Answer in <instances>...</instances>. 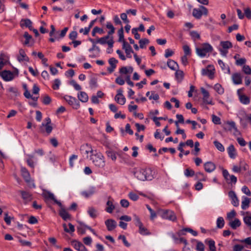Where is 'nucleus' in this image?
<instances>
[{"label": "nucleus", "instance_id": "8fccbe9b", "mask_svg": "<svg viewBox=\"0 0 251 251\" xmlns=\"http://www.w3.org/2000/svg\"><path fill=\"white\" fill-rule=\"evenodd\" d=\"M118 239L122 240L124 245L126 247H129L130 246V244L126 240V236L124 235H120L118 236Z\"/></svg>", "mask_w": 251, "mask_h": 251}, {"label": "nucleus", "instance_id": "f257e3e1", "mask_svg": "<svg viewBox=\"0 0 251 251\" xmlns=\"http://www.w3.org/2000/svg\"><path fill=\"white\" fill-rule=\"evenodd\" d=\"M134 175L138 180L149 181L154 178V172L150 168L139 169L134 172Z\"/></svg>", "mask_w": 251, "mask_h": 251}, {"label": "nucleus", "instance_id": "2eb2a0df", "mask_svg": "<svg viewBox=\"0 0 251 251\" xmlns=\"http://www.w3.org/2000/svg\"><path fill=\"white\" fill-rule=\"evenodd\" d=\"M123 49L125 50L126 57L127 58H131V53H134L131 46L126 42H124L123 44Z\"/></svg>", "mask_w": 251, "mask_h": 251}, {"label": "nucleus", "instance_id": "79ce46f5", "mask_svg": "<svg viewBox=\"0 0 251 251\" xmlns=\"http://www.w3.org/2000/svg\"><path fill=\"white\" fill-rule=\"evenodd\" d=\"M89 85L91 89L97 87V78L95 77H91L89 81Z\"/></svg>", "mask_w": 251, "mask_h": 251}, {"label": "nucleus", "instance_id": "a211bd4d", "mask_svg": "<svg viewBox=\"0 0 251 251\" xmlns=\"http://www.w3.org/2000/svg\"><path fill=\"white\" fill-rule=\"evenodd\" d=\"M19 54L17 56V60L20 62H23L24 61H29V58L26 55L25 51L23 49H20L19 50Z\"/></svg>", "mask_w": 251, "mask_h": 251}, {"label": "nucleus", "instance_id": "ddd939ff", "mask_svg": "<svg viewBox=\"0 0 251 251\" xmlns=\"http://www.w3.org/2000/svg\"><path fill=\"white\" fill-rule=\"evenodd\" d=\"M96 193V187H90L88 190L81 192L80 194L85 198H88L91 197Z\"/></svg>", "mask_w": 251, "mask_h": 251}, {"label": "nucleus", "instance_id": "a878e982", "mask_svg": "<svg viewBox=\"0 0 251 251\" xmlns=\"http://www.w3.org/2000/svg\"><path fill=\"white\" fill-rule=\"evenodd\" d=\"M78 100L82 102H86L88 100V96L85 92L81 91L77 94Z\"/></svg>", "mask_w": 251, "mask_h": 251}, {"label": "nucleus", "instance_id": "6e6552de", "mask_svg": "<svg viewBox=\"0 0 251 251\" xmlns=\"http://www.w3.org/2000/svg\"><path fill=\"white\" fill-rule=\"evenodd\" d=\"M97 42L98 44H100L102 45L107 44L108 47L110 49L113 48L114 43L112 37L110 38V35L108 34L105 36L98 38Z\"/></svg>", "mask_w": 251, "mask_h": 251}, {"label": "nucleus", "instance_id": "2f4dec72", "mask_svg": "<svg viewBox=\"0 0 251 251\" xmlns=\"http://www.w3.org/2000/svg\"><path fill=\"white\" fill-rule=\"evenodd\" d=\"M68 226H69V228H67V225L66 224H63V227L64 228V230L66 232L69 233L70 234L72 233H73L75 230V226L71 223H69Z\"/></svg>", "mask_w": 251, "mask_h": 251}, {"label": "nucleus", "instance_id": "7ed1b4c3", "mask_svg": "<svg viewBox=\"0 0 251 251\" xmlns=\"http://www.w3.org/2000/svg\"><path fill=\"white\" fill-rule=\"evenodd\" d=\"M90 159L93 163L98 168H103L105 165L104 157L100 152L92 154Z\"/></svg>", "mask_w": 251, "mask_h": 251}, {"label": "nucleus", "instance_id": "ea45409f", "mask_svg": "<svg viewBox=\"0 0 251 251\" xmlns=\"http://www.w3.org/2000/svg\"><path fill=\"white\" fill-rule=\"evenodd\" d=\"M189 34L194 41L200 40L201 38L200 34L196 31H190Z\"/></svg>", "mask_w": 251, "mask_h": 251}, {"label": "nucleus", "instance_id": "7c9ffc66", "mask_svg": "<svg viewBox=\"0 0 251 251\" xmlns=\"http://www.w3.org/2000/svg\"><path fill=\"white\" fill-rule=\"evenodd\" d=\"M185 231H188V232H190L193 235H194L195 236H196L198 235V233L197 231H194L192 229L190 228H186L183 229V230H179L177 233L178 235L179 236L184 235V234H185Z\"/></svg>", "mask_w": 251, "mask_h": 251}, {"label": "nucleus", "instance_id": "37998d69", "mask_svg": "<svg viewBox=\"0 0 251 251\" xmlns=\"http://www.w3.org/2000/svg\"><path fill=\"white\" fill-rule=\"evenodd\" d=\"M214 89L220 95H222L224 93V88L219 83H217L214 85Z\"/></svg>", "mask_w": 251, "mask_h": 251}, {"label": "nucleus", "instance_id": "a19ab883", "mask_svg": "<svg viewBox=\"0 0 251 251\" xmlns=\"http://www.w3.org/2000/svg\"><path fill=\"white\" fill-rule=\"evenodd\" d=\"M43 197L46 200H50L53 201L55 198L53 194L49 191L44 193L43 194Z\"/></svg>", "mask_w": 251, "mask_h": 251}, {"label": "nucleus", "instance_id": "f8f14e48", "mask_svg": "<svg viewBox=\"0 0 251 251\" xmlns=\"http://www.w3.org/2000/svg\"><path fill=\"white\" fill-rule=\"evenodd\" d=\"M23 37L25 38V42L23 43L24 46H27L28 47L32 46L34 44V40L31 35L25 31L24 32Z\"/></svg>", "mask_w": 251, "mask_h": 251}, {"label": "nucleus", "instance_id": "f03ea898", "mask_svg": "<svg viewBox=\"0 0 251 251\" xmlns=\"http://www.w3.org/2000/svg\"><path fill=\"white\" fill-rule=\"evenodd\" d=\"M213 50L212 46L207 43H202L200 47L196 48L197 54L201 58L206 56L207 54L209 55Z\"/></svg>", "mask_w": 251, "mask_h": 251}, {"label": "nucleus", "instance_id": "774afa93", "mask_svg": "<svg viewBox=\"0 0 251 251\" xmlns=\"http://www.w3.org/2000/svg\"><path fill=\"white\" fill-rule=\"evenodd\" d=\"M246 62V59L245 58H241L240 59H238L236 60L235 64L238 66H242L243 65H244L245 63Z\"/></svg>", "mask_w": 251, "mask_h": 251}, {"label": "nucleus", "instance_id": "0e129e2a", "mask_svg": "<svg viewBox=\"0 0 251 251\" xmlns=\"http://www.w3.org/2000/svg\"><path fill=\"white\" fill-rule=\"evenodd\" d=\"M243 220L246 225H247L250 228L251 227V217L245 216L244 217Z\"/></svg>", "mask_w": 251, "mask_h": 251}, {"label": "nucleus", "instance_id": "338daca9", "mask_svg": "<svg viewBox=\"0 0 251 251\" xmlns=\"http://www.w3.org/2000/svg\"><path fill=\"white\" fill-rule=\"evenodd\" d=\"M236 211L234 210H232L227 214V219L231 220L236 216Z\"/></svg>", "mask_w": 251, "mask_h": 251}, {"label": "nucleus", "instance_id": "c756f323", "mask_svg": "<svg viewBox=\"0 0 251 251\" xmlns=\"http://www.w3.org/2000/svg\"><path fill=\"white\" fill-rule=\"evenodd\" d=\"M241 225V222L238 219H235L234 221H232L229 223V226L233 229H236L237 227H239Z\"/></svg>", "mask_w": 251, "mask_h": 251}, {"label": "nucleus", "instance_id": "393cba45", "mask_svg": "<svg viewBox=\"0 0 251 251\" xmlns=\"http://www.w3.org/2000/svg\"><path fill=\"white\" fill-rule=\"evenodd\" d=\"M32 23L29 19H23L20 22V26L22 27L25 26L28 27L30 30L32 29Z\"/></svg>", "mask_w": 251, "mask_h": 251}, {"label": "nucleus", "instance_id": "e2e57ef3", "mask_svg": "<svg viewBox=\"0 0 251 251\" xmlns=\"http://www.w3.org/2000/svg\"><path fill=\"white\" fill-rule=\"evenodd\" d=\"M127 13H123L121 14L120 17L121 19L123 21L124 23L125 24H128L129 23V20L127 19Z\"/></svg>", "mask_w": 251, "mask_h": 251}, {"label": "nucleus", "instance_id": "09e8293b", "mask_svg": "<svg viewBox=\"0 0 251 251\" xmlns=\"http://www.w3.org/2000/svg\"><path fill=\"white\" fill-rule=\"evenodd\" d=\"M184 175L186 177H192L195 176V172L192 169L187 168L184 171Z\"/></svg>", "mask_w": 251, "mask_h": 251}, {"label": "nucleus", "instance_id": "20e7f679", "mask_svg": "<svg viewBox=\"0 0 251 251\" xmlns=\"http://www.w3.org/2000/svg\"><path fill=\"white\" fill-rule=\"evenodd\" d=\"M174 64H176V66H174V71H175V79L178 83H181L184 79V73L183 71L179 69L177 62L174 61Z\"/></svg>", "mask_w": 251, "mask_h": 251}, {"label": "nucleus", "instance_id": "de8ad7c7", "mask_svg": "<svg viewBox=\"0 0 251 251\" xmlns=\"http://www.w3.org/2000/svg\"><path fill=\"white\" fill-rule=\"evenodd\" d=\"M183 50L184 51V55L190 56L191 55V50L190 47L187 45H184L183 46Z\"/></svg>", "mask_w": 251, "mask_h": 251}, {"label": "nucleus", "instance_id": "0eeeda50", "mask_svg": "<svg viewBox=\"0 0 251 251\" xmlns=\"http://www.w3.org/2000/svg\"><path fill=\"white\" fill-rule=\"evenodd\" d=\"M207 15L208 10L203 6H200L199 8H194L193 10V16L197 19H200L202 15Z\"/></svg>", "mask_w": 251, "mask_h": 251}, {"label": "nucleus", "instance_id": "c85d7f7f", "mask_svg": "<svg viewBox=\"0 0 251 251\" xmlns=\"http://www.w3.org/2000/svg\"><path fill=\"white\" fill-rule=\"evenodd\" d=\"M242 199L241 207L242 209L245 210L249 207L250 199L245 196H243Z\"/></svg>", "mask_w": 251, "mask_h": 251}, {"label": "nucleus", "instance_id": "bf43d9fd", "mask_svg": "<svg viewBox=\"0 0 251 251\" xmlns=\"http://www.w3.org/2000/svg\"><path fill=\"white\" fill-rule=\"evenodd\" d=\"M242 71L246 75L251 74V69L248 65H244L243 66Z\"/></svg>", "mask_w": 251, "mask_h": 251}, {"label": "nucleus", "instance_id": "1a4fd4ad", "mask_svg": "<svg viewBox=\"0 0 251 251\" xmlns=\"http://www.w3.org/2000/svg\"><path fill=\"white\" fill-rule=\"evenodd\" d=\"M220 46L222 47V49H219L220 53L222 55L226 56L228 53L227 50L232 47V43L228 41H221L220 42Z\"/></svg>", "mask_w": 251, "mask_h": 251}, {"label": "nucleus", "instance_id": "864d4df0", "mask_svg": "<svg viewBox=\"0 0 251 251\" xmlns=\"http://www.w3.org/2000/svg\"><path fill=\"white\" fill-rule=\"evenodd\" d=\"M149 40L147 38L140 39L139 42L140 48L141 49L144 48V45L149 44Z\"/></svg>", "mask_w": 251, "mask_h": 251}, {"label": "nucleus", "instance_id": "b1692460", "mask_svg": "<svg viewBox=\"0 0 251 251\" xmlns=\"http://www.w3.org/2000/svg\"><path fill=\"white\" fill-rule=\"evenodd\" d=\"M20 192L22 199L25 201V203L31 201L32 197V195L30 193L25 191H20Z\"/></svg>", "mask_w": 251, "mask_h": 251}, {"label": "nucleus", "instance_id": "4be33fe9", "mask_svg": "<svg viewBox=\"0 0 251 251\" xmlns=\"http://www.w3.org/2000/svg\"><path fill=\"white\" fill-rule=\"evenodd\" d=\"M59 215L64 221H67L71 219V215L64 208H61L60 209L59 211Z\"/></svg>", "mask_w": 251, "mask_h": 251}, {"label": "nucleus", "instance_id": "13d9d810", "mask_svg": "<svg viewBox=\"0 0 251 251\" xmlns=\"http://www.w3.org/2000/svg\"><path fill=\"white\" fill-rule=\"evenodd\" d=\"M195 176L196 179L200 178V180L201 181L206 180L205 176H204V174L201 172H197L196 174H195Z\"/></svg>", "mask_w": 251, "mask_h": 251}, {"label": "nucleus", "instance_id": "dca6fc26", "mask_svg": "<svg viewBox=\"0 0 251 251\" xmlns=\"http://www.w3.org/2000/svg\"><path fill=\"white\" fill-rule=\"evenodd\" d=\"M80 150L82 153L86 154L87 155L89 153H91V155L94 154V151L92 149L91 146L88 144L82 145L80 147Z\"/></svg>", "mask_w": 251, "mask_h": 251}, {"label": "nucleus", "instance_id": "6e6d98bb", "mask_svg": "<svg viewBox=\"0 0 251 251\" xmlns=\"http://www.w3.org/2000/svg\"><path fill=\"white\" fill-rule=\"evenodd\" d=\"M70 84L72 85L75 90L77 91H79L82 89L81 87L79 84H78L75 80H72L70 81Z\"/></svg>", "mask_w": 251, "mask_h": 251}, {"label": "nucleus", "instance_id": "49530a36", "mask_svg": "<svg viewBox=\"0 0 251 251\" xmlns=\"http://www.w3.org/2000/svg\"><path fill=\"white\" fill-rule=\"evenodd\" d=\"M138 227L139 228V232L141 234L146 235L150 234L147 228L143 226V224Z\"/></svg>", "mask_w": 251, "mask_h": 251}, {"label": "nucleus", "instance_id": "603ef678", "mask_svg": "<svg viewBox=\"0 0 251 251\" xmlns=\"http://www.w3.org/2000/svg\"><path fill=\"white\" fill-rule=\"evenodd\" d=\"M83 245V244L82 243L77 241H74L72 242V245L73 246L75 250H77L78 251L81 248Z\"/></svg>", "mask_w": 251, "mask_h": 251}, {"label": "nucleus", "instance_id": "6ab92c4d", "mask_svg": "<svg viewBox=\"0 0 251 251\" xmlns=\"http://www.w3.org/2000/svg\"><path fill=\"white\" fill-rule=\"evenodd\" d=\"M105 224L108 231L114 230L117 226L116 222L113 219H108L106 220L105 221Z\"/></svg>", "mask_w": 251, "mask_h": 251}, {"label": "nucleus", "instance_id": "c03bdc74", "mask_svg": "<svg viewBox=\"0 0 251 251\" xmlns=\"http://www.w3.org/2000/svg\"><path fill=\"white\" fill-rule=\"evenodd\" d=\"M213 144L218 150L221 152L225 151L224 146L218 141L215 140L213 142Z\"/></svg>", "mask_w": 251, "mask_h": 251}, {"label": "nucleus", "instance_id": "aec40b11", "mask_svg": "<svg viewBox=\"0 0 251 251\" xmlns=\"http://www.w3.org/2000/svg\"><path fill=\"white\" fill-rule=\"evenodd\" d=\"M204 168L206 172L211 173L215 170L216 165L213 162L208 161L204 164Z\"/></svg>", "mask_w": 251, "mask_h": 251}, {"label": "nucleus", "instance_id": "3c124183", "mask_svg": "<svg viewBox=\"0 0 251 251\" xmlns=\"http://www.w3.org/2000/svg\"><path fill=\"white\" fill-rule=\"evenodd\" d=\"M60 84H61L60 80L58 78L55 79L54 80V83L52 86V89L53 90H58L59 89Z\"/></svg>", "mask_w": 251, "mask_h": 251}, {"label": "nucleus", "instance_id": "9d476101", "mask_svg": "<svg viewBox=\"0 0 251 251\" xmlns=\"http://www.w3.org/2000/svg\"><path fill=\"white\" fill-rule=\"evenodd\" d=\"M0 76L5 81H11L14 78L13 73L8 70H4L0 72Z\"/></svg>", "mask_w": 251, "mask_h": 251}, {"label": "nucleus", "instance_id": "4d7b16f0", "mask_svg": "<svg viewBox=\"0 0 251 251\" xmlns=\"http://www.w3.org/2000/svg\"><path fill=\"white\" fill-rule=\"evenodd\" d=\"M146 206H147V209L149 210V211L150 212L151 219V220H154V219L156 217V213L151 208V207L149 205H147Z\"/></svg>", "mask_w": 251, "mask_h": 251}, {"label": "nucleus", "instance_id": "473e14b6", "mask_svg": "<svg viewBox=\"0 0 251 251\" xmlns=\"http://www.w3.org/2000/svg\"><path fill=\"white\" fill-rule=\"evenodd\" d=\"M239 99L240 101L243 104L247 105L250 103V98L245 95H240Z\"/></svg>", "mask_w": 251, "mask_h": 251}, {"label": "nucleus", "instance_id": "39448f33", "mask_svg": "<svg viewBox=\"0 0 251 251\" xmlns=\"http://www.w3.org/2000/svg\"><path fill=\"white\" fill-rule=\"evenodd\" d=\"M45 120L46 123H42L40 126V131L41 133H44L46 131L48 134H50L52 130V127L51 126V120L49 117H48L46 118Z\"/></svg>", "mask_w": 251, "mask_h": 251}, {"label": "nucleus", "instance_id": "680f3d73", "mask_svg": "<svg viewBox=\"0 0 251 251\" xmlns=\"http://www.w3.org/2000/svg\"><path fill=\"white\" fill-rule=\"evenodd\" d=\"M196 250L197 251H204V244L200 241L197 242Z\"/></svg>", "mask_w": 251, "mask_h": 251}, {"label": "nucleus", "instance_id": "5701e85b", "mask_svg": "<svg viewBox=\"0 0 251 251\" xmlns=\"http://www.w3.org/2000/svg\"><path fill=\"white\" fill-rule=\"evenodd\" d=\"M227 151L229 157L231 159H235L236 157L237 153L236 150L233 145H230L227 149Z\"/></svg>", "mask_w": 251, "mask_h": 251}, {"label": "nucleus", "instance_id": "f3484780", "mask_svg": "<svg viewBox=\"0 0 251 251\" xmlns=\"http://www.w3.org/2000/svg\"><path fill=\"white\" fill-rule=\"evenodd\" d=\"M232 80L235 85L240 84L242 83V77L240 73H233L231 76Z\"/></svg>", "mask_w": 251, "mask_h": 251}, {"label": "nucleus", "instance_id": "58836bf2", "mask_svg": "<svg viewBox=\"0 0 251 251\" xmlns=\"http://www.w3.org/2000/svg\"><path fill=\"white\" fill-rule=\"evenodd\" d=\"M118 34L119 36L118 41L119 42H123V44L124 42L126 41L124 39V29L123 26H122L121 28L118 30Z\"/></svg>", "mask_w": 251, "mask_h": 251}, {"label": "nucleus", "instance_id": "052dcab7", "mask_svg": "<svg viewBox=\"0 0 251 251\" xmlns=\"http://www.w3.org/2000/svg\"><path fill=\"white\" fill-rule=\"evenodd\" d=\"M128 197L131 200H132L133 201H136L139 198V196L133 192H130L128 194Z\"/></svg>", "mask_w": 251, "mask_h": 251}, {"label": "nucleus", "instance_id": "5fc2aeb1", "mask_svg": "<svg viewBox=\"0 0 251 251\" xmlns=\"http://www.w3.org/2000/svg\"><path fill=\"white\" fill-rule=\"evenodd\" d=\"M208 245L209 248L211 251H215L216 247L215 245V242L213 240H210L208 241Z\"/></svg>", "mask_w": 251, "mask_h": 251}, {"label": "nucleus", "instance_id": "72a5a7b5", "mask_svg": "<svg viewBox=\"0 0 251 251\" xmlns=\"http://www.w3.org/2000/svg\"><path fill=\"white\" fill-rule=\"evenodd\" d=\"M88 214L92 218H95L97 217L98 213L96 209L93 207H89L87 210Z\"/></svg>", "mask_w": 251, "mask_h": 251}, {"label": "nucleus", "instance_id": "4c0bfd02", "mask_svg": "<svg viewBox=\"0 0 251 251\" xmlns=\"http://www.w3.org/2000/svg\"><path fill=\"white\" fill-rule=\"evenodd\" d=\"M106 27L109 29L108 31V35L110 36L114 33L115 28L110 22H107L106 23Z\"/></svg>", "mask_w": 251, "mask_h": 251}, {"label": "nucleus", "instance_id": "cd10ccee", "mask_svg": "<svg viewBox=\"0 0 251 251\" xmlns=\"http://www.w3.org/2000/svg\"><path fill=\"white\" fill-rule=\"evenodd\" d=\"M21 172L22 176L25 180L26 182H28L30 180V177L29 173L28 172V170L25 168H22Z\"/></svg>", "mask_w": 251, "mask_h": 251}, {"label": "nucleus", "instance_id": "69168bd1", "mask_svg": "<svg viewBox=\"0 0 251 251\" xmlns=\"http://www.w3.org/2000/svg\"><path fill=\"white\" fill-rule=\"evenodd\" d=\"M212 122L215 124H216V125L221 124V119L219 117H218L215 115H212Z\"/></svg>", "mask_w": 251, "mask_h": 251}, {"label": "nucleus", "instance_id": "bb28decb", "mask_svg": "<svg viewBox=\"0 0 251 251\" xmlns=\"http://www.w3.org/2000/svg\"><path fill=\"white\" fill-rule=\"evenodd\" d=\"M226 127H225L226 129L229 131L234 130L235 131H237V128L236 126L235 123L233 121H227L226 123Z\"/></svg>", "mask_w": 251, "mask_h": 251}, {"label": "nucleus", "instance_id": "423d86ee", "mask_svg": "<svg viewBox=\"0 0 251 251\" xmlns=\"http://www.w3.org/2000/svg\"><path fill=\"white\" fill-rule=\"evenodd\" d=\"M63 99L73 108L77 109L79 108V102L75 98L71 96L65 95L64 96Z\"/></svg>", "mask_w": 251, "mask_h": 251}, {"label": "nucleus", "instance_id": "9b49d317", "mask_svg": "<svg viewBox=\"0 0 251 251\" xmlns=\"http://www.w3.org/2000/svg\"><path fill=\"white\" fill-rule=\"evenodd\" d=\"M123 91L122 89L117 90V94L115 97V101L121 105H124L126 101L125 96L123 95Z\"/></svg>", "mask_w": 251, "mask_h": 251}, {"label": "nucleus", "instance_id": "a18cd8bd", "mask_svg": "<svg viewBox=\"0 0 251 251\" xmlns=\"http://www.w3.org/2000/svg\"><path fill=\"white\" fill-rule=\"evenodd\" d=\"M217 227L219 228H222L224 227L225 225V221L224 218L222 217H219L217 219L216 221Z\"/></svg>", "mask_w": 251, "mask_h": 251}, {"label": "nucleus", "instance_id": "f704fd0d", "mask_svg": "<svg viewBox=\"0 0 251 251\" xmlns=\"http://www.w3.org/2000/svg\"><path fill=\"white\" fill-rule=\"evenodd\" d=\"M106 154L108 158L111 159L113 161H115L117 159V156L116 152L112 150H108L106 151Z\"/></svg>", "mask_w": 251, "mask_h": 251}, {"label": "nucleus", "instance_id": "c9c22d12", "mask_svg": "<svg viewBox=\"0 0 251 251\" xmlns=\"http://www.w3.org/2000/svg\"><path fill=\"white\" fill-rule=\"evenodd\" d=\"M107 207L105 210L109 213H112L113 210L115 209V206L113 205L112 201L108 200L106 202Z\"/></svg>", "mask_w": 251, "mask_h": 251}, {"label": "nucleus", "instance_id": "4468645a", "mask_svg": "<svg viewBox=\"0 0 251 251\" xmlns=\"http://www.w3.org/2000/svg\"><path fill=\"white\" fill-rule=\"evenodd\" d=\"M228 196L231 200L232 204L235 207L239 205V200L235 193L233 191L228 192Z\"/></svg>", "mask_w": 251, "mask_h": 251}, {"label": "nucleus", "instance_id": "e433bc0d", "mask_svg": "<svg viewBox=\"0 0 251 251\" xmlns=\"http://www.w3.org/2000/svg\"><path fill=\"white\" fill-rule=\"evenodd\" d=\"M201 74L203 75H207L210 78H212L214 76V72L208 69H203L201 71Z\"/></svg>", "mask_w": 251, "mask_h": 251}, {"label": "nucleus", "instance_id": "412c9836", "mask_svg": "<svg viewBox=\"0 0 251 251\" xmlns=\"http://www.w3.org/2000/svg\"><path fill=\"white\" fill-rule=\"evenodd\" d=\"M159 214L161 216L165 219H169L172 220L173 216V212L169 210H161L159 211Z\"/></svg>", "mask_w": 251, "mask_h": 251}]
</instances>
